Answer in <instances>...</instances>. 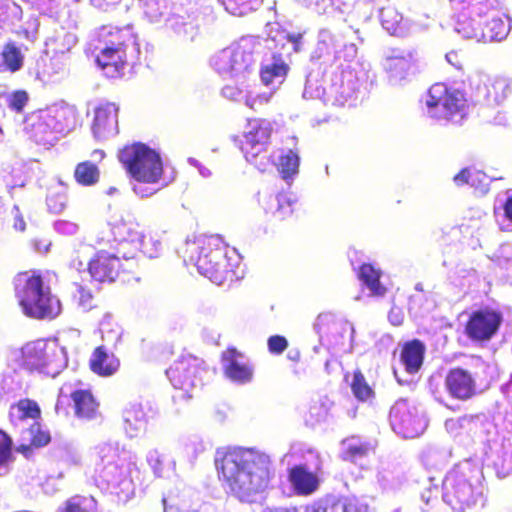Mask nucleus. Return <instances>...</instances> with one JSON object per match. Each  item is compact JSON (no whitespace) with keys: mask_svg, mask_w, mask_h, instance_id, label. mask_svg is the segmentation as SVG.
Returning <instances> with one entry per match:
<instances>
[{"mask_svg":"<svg viewBox=\"0 0 512 512\" xmlns=\"http://www.w3.org/2000/svg\"><path fill=\"white\" fill-rule=\"evenodd\" d=\"M250 129L234 142L243 153L245 159L261 172H266L275 164L274 155L269 151L273 132L272 125L266 119H255L249 122Z\"/></svg>","mask_w":512,"mask_h":512,"instance_id":"obj_4","label":"nucleus"},{"mask_svg":"<svg viewBox=\"0 0 512 512\" xmlns=\"http://www.w3.org/2000/svg\"><path fill=\"white\" fill-rule=\"evenodd\" d=\"M14 291L19 306L29 318L52 320L62 311L60 300L40 271L19 272L14 278Z\"/></svg>","mask_w":512,"mask_h":512,"instance_id":"obj_2","label":"nucleus"},{"mask_svg":"<svg viewBox=\"0 0 512 512\" xmlns=\"http://www.w3.org/2000/svg\"><path fill=\"white\" fill-rule=\"evenodd\" d=\"M90 370L100 377H111L120 368V359L106 346L96 347L89 359Z\"/></svg>","mask_w":512,"mask_h":512,"instance_id":"obj_23","label":"nucleus"},{"mask_svg":"<svg viewBox=\"0 0 512 512\" xmlns=\"http://www.w3.org/2000/svg\"><path fill=\"white\" fill-rule=\"evenodd\" d=\"M443 499L454 510L463 511L475 505L481 492L458 472L449 473L443 481Z\"/></svg>","mask_w":512,"mask_h":512,"instance_id":"obj_11","label":"nucleus"},{"mask_svg":"<svg viewBox=\"0 0 512 512\" xmlns=\"http://www.w3.org/2000/svg\"><path fill=\"white\" fill-rule=\"evenodd\" d=\"M29 433L31 436L30 443L20 444L16 448V451L25 457H30L34 449L47 446L51 442L50 432L47 429H44L39 422H34L29 427Z\"/></svg>","mask_w":512,"mask_h":512,"instance_id":"obj_30","label":"nucleus"},{"mask_svg":"<svg viewBox=\"0 0 512 512\" xmlns=\"http://www.w3.org/2000/svg\"><path fill=\"white\" fill-rule=\"evenodd\" d=\"M75 416L84 421H91L100 416V403L90 389H76L71 392Z\"/></svg>","mask_w":512,"mask_h":512,"instance_id":"obj_21","label":"nucleus"},{"mask_svg":"<svg viewBox=\"0 0 512 512\" xmlns=\"http://www.w3.org/2000/svg\"><path fill=\"white\" fill-rule=\"evenodd\" d=\"M190 259L198 272L217 285L237 278L235 264L228 258V244L219 235L203 236L194 243Z\"/></svg>","mask_w":512,"mask_h":512,"instance_id":"obj_3","label":"nucleus"},{"mask_svg":"<svg viewBox=\"0 0 512 512\" xmlns=\"http://www.w3.org/2000/svg\"><path fill=\"white\" fill-rule=\"evenodd\" d=\"M14 228L20 232H23L26 228V223L23 217L19 214H17L15 217Z\"/></svg>","mask_w":512,"mask_h":512,"instance_id":"obj_53","label":"nucleus"},{"mask_svg":"<svg viewBox=\"0 0 512 512\" xmlns=\"http://www.w3.org/2000/svg\"><path fill=\"white\" fill-rule=\"evenodd\" d=\"M350 388L354 397L360 402L371 401L375 397L373 388L369 385L360 369L353 371Z\"/></svg>","mask_w":512,"mask_h":512,"instance_id":"obj_35","label":"nucleus"},{"mask_svg":"<svg viewBox=\"0 0 512 512\" xmlns=\"http://www.w3.org/2000/svg\"><path fill=\"white\" fill-rule=\"evenodd\" d=\"M503 321L504 316L499 308L482 306L469 314L464 324V334L473 343L485 344L498 334Z\"/></svg>","mask_w":512,"mask_h":512,"instance_id":"obj_8","label":"nucleus"},{"mask_svg":"<svg viewBox=\"0 0 512 512\" xmlns=\"http://www.w3.org/2000/svg\"><path fill=\"white\" fill-rule=\"evenodd\" d=\"M225 6V9L238 16H243L255 9V5L259 0H220Z\"/></svg>","mask_w":512,"mask_h":512,"instance_id":"obj_41","label":"nucleus"},{"mask_svg":"<svg viewBox=\"0 0 512 512\" xmlns=\"http://www.w3.org/2000/svg\"><path fill=\"white\" fill-rule=\"evenodd\" d=\"M303 512H368V508L354 497L326 495L307 504Z\"/></svg>","mask_w":512,"mask_h":512,"instance_id":"obj_17","label":"nucleus"},{"mask_svg":"<svg viewBox=\"0 0 512 512\" xmlns=\"http://www.w3.org/2000/svg\"><path fill=\"white\" fill-rule=\"evenodd\" d=\"M504 215L509 221L512 222V195L509 196L505 201Z\"/></svg>","mask_w":512,"mask_h":512,"instance_id":"obj_52","label":"nucleus"},{"mask_svg":"<svg viewBox=\"0 0 512 512\" xmlns=\"http://www.w3.org/2000/svg\"><path fill=\"white\" fill-rule=\"evenodd\" d=\"M119 108L114 103H104L96 107L92 123L93 133L99 137L117 131Z\"/></svg>","mask_w":512,"mask_h":512,"instance_id":"obj_24","label":"nucleus"},{"mask_svg":"<svg viewBox=\"0 0 512 512\" xmlns=\"http://www.w3.org/2000/svg\"><path fill=\"white\" fill-rule=\"evenodd\" d=\"M254 44L251 40L241 38L218 51L212 63L219 73L239 75L248 72L254 65Z\"/></svg>","mask_w":512,"mask_h":512,"instance_id":"obj_9","label":"nucleus"},{"mask_svg":"<svg viewBox=\"0 0 512 512\" xmlns=\"http://www.w3.org/2000/svg\"><path fill=\"white\" fill-rule=\"evenodd\" d=\"M289 71L288 64L282 59L280 55L273 56V62L265 65L260 69V78L262 82L268 86L276 79H285Z\"/></svg>","mask_w":512,"mask_h":512,"instance_id":"obj_33","label":"nucleus"},{"mask_svg":"<svg viewBox=\"0 0 512 512\" xmlns=\"http://www.w3.org/2000/svg\"><path fill=\"white\" fill-rule=\"evenodd\" d=\"M112 233L118 242H135L141 238L140 225L130 214L112 224Z\"/></svg>","mask_w":512,"mask_h":512,"instance_id":"obj_27","label":"nucleus"},{"mask_svg":"<svg viewBox=\"0 0 512 512\" xmlns=\"http://www.w3.org/2000/svg\"><path fill=\"white\" fill-rule=\"evenodd\" d=\"M148 462L152 466L155 474L159 476L162 471V466H163V461L161 460L160 456H158V455L151 456L148 459Z\"/></svg>","mask_w":512,"mask_h":512,"instance_id":"obj_49","label":"nucleus"},{"mask_svg":"<svg viewBox=\"0 0 512 512\" xmlns=\"http://www.w3.org/2000/svg\"><path fill=\"white\" fill-rule=\"evenodd\" d=\"M510 31V24L501 17L488 20L482 28V39L485 42L502 41Z\"/></svg>","mask_w":512,"mask_h":512,"instance_id":"obj_32","label":"nucleus"},{"mask_svg":"<svg viewBox=\"0 0 512 512\" xmlns=\"http://www.w3.org/2000/svg\"><path fill=\"white\" fill-rule=\"evenodd\" d=\"M207 372L205 361L193 354H181L166 370V375L175 389L190 393L204 384L203 375Z\"/></svg>","mask_w":512,"mask_h":512,"instance_id":"obj_7","label":"nucleus"},{"mask_svg":"<svg viewBox=\"0 0 512 512\" xmlns=\"http://www.w3.org/2000/svg\"><path fill=\"white\" fill-rule=\"evenodd\" d=\"M303 34L302 33H296V34H288L286 39L294 45L293 49L295 52H298L300 50V43L302 41Z\"/></svg>","mask_w":512,"mask_h":512,"instance_id":"obj_50","label":"nucleus"},{"mask_svg":"<svg viewBox=\"0 0 512 512\" xmlns=\"http://www.w3.org/2000/svg\"><path fill=\"white\" fill-rule=\"evenodd\" d=\"M215 466L220 481L240 501H250L265 491L274 477L270 458L247 448L228 447L217 451Z\"/></svg>","mask_w":512,"mask_h":512,"instance_id":"obj_1","label":"nucleus"},{"mask_svg":"<svg viewBox=\"0 0 512 512\" xmlns=\"http://www.w3.org/2000/svg\"><path fill=\"white\" fill-rule=\"evenodd\" d=\"M446 59L449 63L455 66L457 69H462V64L458 60V54L455 51H451L446 54Z\"/></svg>","mask_w":512,"mask_h":512,"instance_id":"obj_51","label":"nucleus"},{"mask_svg":"<svg viewBox=\"0 0 512 512\" xmlns=\"http://www.w3.org/2000/svg\"><path fill=\"white\" fill-rule=\"evenodd\" d=\"M268 350L271 354H282L288 347L287 339L282 335H272L267 340Z\"/></svg>","mask_w":512,"mask_h":512,"instance_id":"obj_47","label":"nucleus"},{"mask_svg":"<svg viewBox=\"0 0 512 512\" xmlns=\"http://www.w3.org/2000/svg\"><path fill=\"white\" fill-rule=\"evenodd\" d=\"M124 421L133 431L145 429L147 425L146 414L140 405H131L124 411Z\"/></svg>","mask_w":512,"mask_h":512,"instance_id":"obj_39","label":"nucleus"},{"mask_svg":"<svg viewBox=\"0 0 512 512\" xmlns=\"http://www.w3.org/2000/svg\"><path fill=\"white\" fill-rule=\"evenodd\" d=\"M68 197L63 190H50L46 196L48 209L53 213H59L67 206Z\"/></svg>","mask_w":512,"mask_h":512,"instance_id":"obj_44","label":"nucleus"},{"mask_svg":"<svg viewBox=\"0 0 512 512\" xmlns=\"http://www.w3.org/2000/svg\"><path fill=\"white\" fill-rule=\"evenodd\" d=\"M289 359H291L292 361H298L300 359L299 352L295 353L294 356H289Z\"/></svg>","mask_w":512,"mask_h":512,"instance_id":"obj_55","label":"nucleus"},{"mask_svg":"<svg viewBox=\"0 0 512 512\" xmlns=\"http://www.w3.org/2000/svg\"><path fill=\"white\" fill-rule=\"evenodd\" d=\"M260 204L274 222H289L297 217V203L286 195H264Z\"/></svg>","mask_w":512,"mask_h":512,"instance_id":"obj_19","label":"nucleus"},{"mask_svg":"<svg viewBox=\"0 0 512 512\" xmlns=\"http://www.w3.org/2000/svg\"><path fill=\"white\" fill-rule=\"evenodd\" d=\"M379 18L382 27L394 35L401 29L402 15L391 6L383 7L380 10Z\"/></svg>","mask_w":512,"mask_h":512,"instance_id":"obj_37","label":"nucleus"},{"mask_svg":"<svg viewBox=\"0 0 512 512\" xmlns=\"http://www.w3.org/2000/svg\"><path fill=\"white\" fill-rule=\"evenodd\" d=\"M55 409H56V412H57V413H59V410H60L59 402H57V403H56V407H55Z\"/></svg>","mask_w":512,"mask_h":512,"instance_id":"obj_57","label":"nucleus"},{"mask_svg":"<svg viewBox=\"0 0 512 512\" xmlns=\"http://www.w3.org/2000/svg\"><path fill=\"white\" fill-rule=\"evenodd\" d=\"M417 62V53L415 51H409L405 55L392 57L390 66L395 69L400 68L404 71H409L416 67Z\"/></svg>","mask_w":512,"mask_h":512,"instance_id":"obj_46","label":"nucleus"},{"mask_svg":"<svg viewBox=\"0 0 512 512\" xmlns=\"http://www.w3.org/2000/svg\"><path fill=\"white\" fill-rule=\"evenodd\" d=\"M389 420L393 429L405 438H413L419 434L421 423L416 408L405 399L394 403L389 412Z\"/></svg>","mask_w":512,"mask_h":512,"instance_id":"obj_13","label":"nucleus"},{"mask_svg":"<svg viewBox=\"0 0 512 512\" xmlns=\"http://www.w3.org/2000/svg\"><path fill=\"white\" fill-rule=\"evenodd\" d=\"M444 386L448 395L459 401H468L478 394L475 377L462 367H453L447 371Z\"/></svg>","mask_w":512,"mask_h":512,"instance_id":"obj_14","label":"nucleus"},{"mask_svg":"<svg viewBox=\"0 0 512 512\" xmlns=\"http://www.w3.org/2000/svg\"><path fill=\"white\" fill-rule=\"evenodd\" d=\"M220 358L223 363V373L232 382L246 384L252 381L254 368L251 364L241 361L243 353L236 347H227Z\"/></svg>","mask_w":512,"mask_h":512,"instance_id":"obj_16","label":"nucleus"},{"mask_svg":"<svg viewBox=\"0 0 512 512\" xmlns=\"http://www.w3.org/2000/svg\"><path fill=\"white\" fill-rule=\"evenodd\" d=\"M134 191H135L136 193H141L140 187H138V186H135V187H134Z\"/></svg>","mask_w":512,"mask_h":512,"instance_id":"obj_56","label":"nucleus"},{"mask_svg":"<svg viewBox=\"0 0 512 512\" xmlns=\"http://www.w3.org/2000/svg\"><path fill=\"white\" fill-rule=\"evenodd\" d=\"M95 62L109 77H117L126 67L127 52L120 48H112L98 42H93Z\"/></svg>","mask_w":512,"mask_h":512,"instance_id":"obj_18","label":"nucleus"},{"mask_svg":"<svg viewBox=\"0 0 512 512\" xmlns=\"http://www.w3.org/2000/svg\"><path fill=\"white\" fill-rule=\"evenodd\" d=\"M118 159L127 173L140 183L155 184L162 178L161 157L146 144L132 143L124 146Z\"/></svg>","mask_w":512,"mask_h":512,"instance_id":"obj_5","label":"nucleus"},{"mask_svg":"<svg viewBox=\"0 0 512 512\" xmlns=\"http://www.w3.org/2000/svg\"><path fill=\"white\" fill-rule=\"evenodd\" d=\"M74 178L82 186H92L99 181L100 171L95 163L82 161L75 167Z\"/></svg>","mask_w":512,"mask_h":512,"instance_id":"obj_36","label":"nucleus"},{"mask_svg":"<svg viewBox=\"0 0 512 512\" xmlns=\"http://www.w3.org/2000/svg\"><path fill=\"white\" fill-rule=\"evenodd\" d=\"M299 157L298 154L289 150L279 158L277 169L283 179H288L298 173Z\"/></svg>","mask_w":512,"mask_h":512,"instance_id":"obj_38","label":"nucleus"},{"mask_svg":"<svg viewBox=\"0 0 512 512\" xmlns=\"http://www.w3.org/2000/svg\"><path fill=\"white\" fill-rule=\"evenodd\" d=\"M329 321L328 315H319L316 322L315 327L318 329L319 332L322 331L323 326Z\"/></svg>","mask_w":512,"mask_h":512,"instance_id":"obj_54","label":"nucleus"},{"mask_svg":"<svg viewBox=\"0 0 512 512\" xmlns=\"http://www.w3.org/2000/svg\"><path fill=\"white\" fill-rule=\"evenodd\" d=\"M72 299L84 311H89L96 306L91 290L82 284H74Z\"/></svg>","mask_w":512,"mask_h":512,"instance_id":"obj_40","label":"nucleus"},{"mask_svg":"<svg viewBox=\"0 0 512 512\" xmlns=\"http://www.w3.org/2000/svg\"><path fill=\"white\" fill-rule=\"evenodd\" d=\"M288 481L296 495L309 496L315 493L320 485L318 476L309 471L305 465H295L288 469Z\"/></svg>","mask_w":512,"mask_h":512,"instance_id":"obj_22","label":"nucleus"},{"mask_svg":"<svg viewBox=\"0 0 512 512\" xmlns=\"http://www.w3.org/2000/svg\"><path fill=\"white\" fill-rule=\"evenodd\" d=\"M512 512V511H511Z\"/></svg>","mask_w":512,"mask_h":512,"instance_id":"obj_58","label":"nucleus"},{"mask_svg":"<svg viewBox=\"0 0 512 512\" xmlns=\"http://www.w3.org/2000/svg\"><path fill=\"white\" fill-rule=\"evenodd\" d=\"M451 8L456 12H461L471 6L477 5L474 0H449Z\"/></svg>","mask_w":512,"mask_h":512,"instance_id":"obj_48","label":"nucleus"},{"mask_svg":"<svg viewBox=\"0 0 512 512\" xmlns=\"http://www.w3.org/2000/svg\"><path fill=\"white\" fill-rule=\"evenodd\" d=\"M341 459L353 464H358L369 457L373 452V446L356 436H351L342 441Z\"/></svg>","mask_w":512,"mask_h":512,"instance_id":"obj_26","label":"nucleus"},{"mask_svg":"<svg viewBox=\"0 0 512 512\" xmlns=\"http://www.w3.org/2000/svg\"><path fill=\"white\" fill-rule=\"evenodd\" d=\"M23 66V56L13 43H6L0 53V72L15 73Z\"/></svg>","mask_w":512,"mask_h":512,"instance_id":"obj_34","label":"nucleus"},{"mask_svg":"<svg viewBox=\"0 0 512 512\" xmlns=\"http://www.w3.org/2000/svg\"><path fill=\"white\" fill-rule=\"evenodd\" d=\"M426 347L419 339H412L401 346L400 361L409 374L417 373L424 361Z\"/></svg>","mask_w":512,"mask_h":512,"instance_id":"obj_25","label":"nucleus"},{"mask_svg":"<svg viewBox=\"0 0 512 512\" xmlns=\"http://www.w3.org/2000/svg\"><path fill=\"white\" fill-rule=\"evenodd\" d=\"M61 111L50 109H37L27 113L22 121V131L28 140L46 145L52 136L62 127H59L58 118Z\"/></svg>","mask_w":512,"mask_h":512,"instance_id":"obj_10","label":"nucleus"},{"mask_svg":"<svg viewBox=\"0 0 512 512\" xmlns=\"http://www.w3.org/2000/svg\"><path fill=\"white\" fill-rule=\"evenodd\" d=\"M55 355L56 349L44 340L27 343L21 349L22 365L30 371L50 373Z\"/></svg>","mask_w":512,"mask_h":512,"instance_id":"obj_15","label":"nucleus"},{"mask_svg":"<svg viewBox=\"0 0 512 512\" xmlns=\"http://www.w3.org/2000/svg\"><path fill=\"white\" fill-rule=\"evenodd\" d=\"M381 276L382 271L371 263H363L357 271L358 279L367 286L371 295L376 297H382L387 292L386 287L380 281Z\"/></svg>","mask_w":512,"mask_h":512,"instance_id":"obj_28","label":"nucleus"},{"mask_svg":"<svg viewBox=\"0 0 512 512\" xmlns=\"http://www.w3.org/2000/svg\"><path fill=\"white\" fill-rule=\"evenodd\" d=\"M13 440L0 429V468L6 466L12 459Z\"/></svg>","mask_w":512,"mask_h":512,"instance_id":"obj_45","label":"nucleus"},{"mask_svg":"<svg viewBox=\"0 0 512 512\" xmlns=\"http://www.w3.org/2000/svg\"><path fill=\"white\" fill-rule=\"evenodd\" d=\"M92 41L127 52L128 46L134 41V35L129 26L118 27L108 24L95 31Z\"/></svg>","mask_w":512,"mask_h":512,"instance_id":"obj_20","label":"nucleus"},{"mask_svg":"<svg viewBox=\"0 0 512 512\" xmlns=\"http://www.w3.org/2000/svg\"><path fill=\"white\" fill-rule=\"evenodd\" d=\"M425 105L433 118L452 121L458 116L462 120L467 114L468 99L463 91L436 82L427 91Z\"/></svg>","mask_w":512,"mask_h":512,"instance_id":"obj_6","label":"nucleus"},{"mask_svg":"<svg viewBox=\"0 0 512 512\" xmlns=\"http://www.w3.org/2000/svg\"><path fill=\"white\" fill-rule=\"evenodd\" d=\"M95 504L86 497L73 496L69 498L60 512H94Z\"/></svg>","mask_w":512,"mask_h":512,"instance_id":"obj_43","label":"nucleus"},{"mask_svg":"<svg viewBox=\"0 0 512 512\" xmlns=\"http://www.w3.org/2000/svg\"><path fill=\"white\" fill-rule=\"evenodd\" d=\"M41 416V409L38 403L32 399H20L13 403L8 411V417L12 424H18L27 419L37 420Z\"/></svg>","mask_w":512,"mask_h":512,"instance_id":"obj_29","label":"nucleus"},{"mask_svg":"<svg viewBox=\"0 0 512 512\" xmlns=\"http://www.w3.org/2000/svg\"><path fill=\"white\" fill-rule=\"evenodd\" d=\"M456 186L469 185L476 190L483 191L487 186V175L474 167H465L453 177Z\"/></svg>","mask_w":512,"mask_h":512,"instance_id":"obj_31","label":"nucleus"},{"mask_svg":"<svg viewBox=\"0 0 512 512\" xmlns=\"http://www.w3.org/2000/svg\"><path fill=\"white\" fill-rule=\"evenodd\" d=\"M30 96L26 90L18 89L11 92L7 98L6 103L8 108L16 114L23 113L24 109L28 105Z\"/></svg>","mask_w":512,"mask_h":512,"instance_id":"obj_42","label":"nucleus"},{"mask_svg":"<svg viewBox=\"0 0 512 512\" xmlns=\"http://www.w3.org/2000/svg\"><path fill=\"white\" fill-rule=\"evenodd\" d=\"M127 271V260L105 250L97 251L88 262V272L98 282H114Z\"/></svg>","mask_w":512,"mask_h":512,"instance_id":"obj_12","label":"nucleus"}]
</instances>
